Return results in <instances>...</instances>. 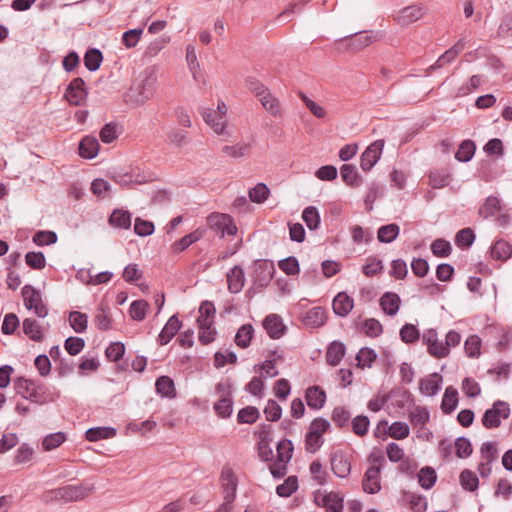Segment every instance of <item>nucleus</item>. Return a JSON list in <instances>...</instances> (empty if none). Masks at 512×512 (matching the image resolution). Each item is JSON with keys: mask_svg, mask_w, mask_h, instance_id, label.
Here are the masks:
<instances>
[{"mask_svg": "<svg viewBox=\"0 0 512 512\" xmlns=\"http://www.w3.org/2000/svg\"><path fill=\"white\" fill-rule=\"evenodd\" d=\"M16 394L22 396L31 403L45 405L55 400V393L50 391L46 384L39 381L18 376L14 380Z\"/></svg>", "mask_w": 512, "mask_h": 512, "instance_id": "obj_1", "label": "nucleus"}, {"mask_svg": "<svg viewBox=\"0 0 512 512\" xmlns=\"http://www.w3.org/2000/svg\"><path fill=\"white\" fill-rule=\"evenodd\" d=\"M90 493L91 488L86 487L84 484H69L53 490H47L42 498L46 502L62 501L63 503H68L84 499Z\"/></svg>", "mask_w": 512, "mask_h": 512, "instance_id": "obj_2", "label": "nucleus"}, {"mask_svg": "<svg viewBox=\"0 0 512 512\" xmlns=\"http://www.w3.org/2000/svg\"><path fill=\"white\" fill-rule=\"evenodd\" d=\"M113 180L123 188L136 189L138 185L150 182L153 178L151 173L144 172L136 167L123 172H114Z\"/></svg>", "mask_w": 512, "mask_h": 512, "instance_id": "obj_3", "label": "nucleus"}, {"mask_svg": "<svg viewBox=\"0 0 512 512\" xmlns=\"http://www.w3.org/2000/svg\"><path fill=\"white\" fill-rule=\"evenodd\" d=\"M207 224L210 229L221 237L234 236L238 231L232 216L225 213L212 212L207 217Z\"/></svg>", "mask_w": 512, "mask_h": 512, "instance_id": "obj_4", "label": "nucleus"}, {"mask_svg": "<svg viewBox=\"0 0 512 512\" xmlns=\"http://www.w3.org/2000/svg\"><path fill=\"white\" fill-rule=\"evenodd\" d=\"M510 416V406L507 402L496 400L492 407L485 410L482 416V425L486 429H494L501 425L502 419Z\"/></svg>", "mask_w": 512, "mask_h": 512, "instance_id": "obj_5", "label": "nucleus"}, {"mask_svg": "<svg viewBox=\"0 0 512 512\" xmlns=\"http://www.w3.org/2000/svg\"><path fill=\"white\" fill-rule=\"evenodd\" d=\"M22 296L27 310L33 311L37 317H47L48 310L46 305L42 303L41 294L38 289L30 284H26L22 288Z\"/></svg>", "mask_w": 512, "mask_h": 512, "instance_id": "obj_6", "label": "nucleus"}, {"mask_svg": "<svg viewBox=\"0 0 512 512\" xmlns=\"http://www.w3.org/2000/svg\"><path fill=\"white\" fill-rule=\"evenodd\" d=\"M353 455L345 450H334L330 455L331 470L334 475L340 478H346L351 471V461Z\"/></svg>", "mask_w": 512, "mask_h": 512, "instance_id": "obj_7", "label": "nucleus"}, {"mask_svg": "<svg viewBox=\"0 0 512 512\" xmlns=\"http://www.w3.org/2000/svg\"><path fill=\"white\" fill-rule=\"evenodd\" d=\"M88 96L85 81L81 77L74 78L68 84L64 98L70 105L81 106L85 103Z\"/></svg>", "mask_w": 512, "mask_h": 512, "instance_id": "obj_8", "label": "nucleus"}, {"mask_svg": "<svg viewBox=\"0 0 512 512\" xmlns=\"http://www.w3.org/2000/svg\"><path fill=\"white\" fill-rule=\"evenodd\" d=\"M275 273V266L267 259H257L253 264L254 285L260 288L267 287Z\"/></svg>", "mask_w": 512, "mask_h": 512, "instance_id": "obj_9", "label": "nucleus"}, {"mask_svg": "<svg viewBox=\"0 0 512 512\" xmlns=\"http://www.w3.org/2000/svg\"><path fill=\"white\" fill-rule=\"evenodd\" d=\"M384 148V140L372 142L360 156V167L364 172H369L381 158Z\"/></svg>", "mask_w": 512, "mask_h": 512, "instance_id": "obj_10", "label": "nucleus"}, {"mask_svg": "<svg viewBox=\"0 0 512 512\" xmlns=\"http://www.w3.org/2000/svg\"><path fill=\"white\" fill-rule=\"evenodd\" d=\"M423 343L428 346V352L430 355L436 358L447 357L449 354V350L447 349V345H444L442 342L438 340V333L435 329H430L424 332Z\"/></svg>", "mask_w": 512, "mask_h": 512, "instance_id": "obj_11", "label": "nucleus"}, {"mask_svg": "<svg viewBox=\"0 0 512 512\" xmlns=\"http://www.w3.org/2000/svg\"><path fill=\"white\" fill-rule=\"evenodd\" d=\"M156 74L155 69L153 67H149L145 69V78L142 80L141 84L137 87L138 90V101L145 102L150 99L155 92V84H156Z\"/></svg>", "mask_w": 512, "mask_h": 512, "instance_id": "obj_12", "label": "nucleus"}, {"mask_svg": "<svg viewBox=\"0 0 512 512\" xmlns=\"http://www.w3.org/2000/svg\"><path fill=\"white\" fill-rule=\"evenodd\" d=\"M380 470V466L374 464L365 471L362 480V488L365 493L376 494L380 491Z\"/></svg>", "mask_w": 512, "mask_h": 512, "instance_id": "obj_13", "label": "nucleus"}, {"mask_svg": "<svg viewBox=\"0 0 512 512\" xmlns=\"http://www.w3.org/2000/svg\"><path fill=\"white\" fill-rule=\"evenodd\" d=\"M263 328L272 339H279L285 335L287 327L283 319L277 314H269L264 317Z\"/></svg>", "mask_w": 512, "mask_h": 512, "instance_id": "obj_14", "label": "nucleus"}, {"mask_svg": "<svg viewBox=\"0 0 512 512\" xmlns=\"http://www.w3.org/2000/svg\"><path fill=\"white\" fill-rule=\"evenodd\" d=\"M304 398H306V403L311 410L318 411L325 405L326 392L322 387L312 385L304 393Z\"/></svg>", "mask_w": 512, "mask_h": 512, "instance_id": "obj_15", "label": "nucleus"}, {"mask_svg": "<svg viewBox=\"0 0 512 512\" xmlns=\"http://www.w3.org/2000/svg\"><path fill=\"white\" fill-rule=\"evenodd\" d=\"M354 300L346 292H339L334 296L332 301V309L338 317H347L350 311L353 310Z\"/></svg>", "mask_w": 512, "mask_h": 512, "instance_id": "obj_16", "label": "nucleus"}, {"mask_svg": "<svg viewBox=\"0 0 512 512\" xmlns=\"http://www.w3.org/2000/svg\"><path fill=\"white\" fill-rule=\"evenodd\" d=\"M181 328V322L177 315L170 316L168 322L164 325L160 334L157 336V344L168 345L171 339L176 336Z\"/></svg>", "mask_w": 512, "mask_h": 512, "instance_id": "obj_17", "label": "nucleus"}, {"mask_svg": "<svg viewBox=\"0 0 512 512\" xmlns=\"http://www.w3.org/2000/svg\"><path fill=\"white\" fill-rule=\"evenodd\" d=\"M441 384L442 376L434 372L420 380V391L425 396H434L440 391Z\"/></svg>", "mask_w": 512, "mask_h": 512, "instance_id": "obj_18", "label": "nucleus"}, {"mask_svg": "<svg viewBox=\"0 0 512 512\" xmlns=\"http://www.w3.org/2000/svg\"><path fill=\"white\" fill-rule=\"evenodd\" d=\"M100 144L96 137L87 135L79 142L78 153L82 158L93 159L99 152Z\"/></svg>", "mask_w": 512, "mask_h": 512, "instance_id": "obj_19", "label": "nucleus"}, {"mask_svg": "<svg viewBox=\"0 0 512 512\" xmlns=\"http://www.w3.org/2000/svg\"><path fill=\"white\" fill-rule=\"evenodd\" d=\"M424 7L420 5H410L401 9L397 14V21L401 25H409L419 20L424 15Z\"/></svg>", "mask_w": 512, "mask_h": 512, "instance_id": "obj_20", "label": "nucleus"}, {"mask_svg": "<svg viewBox=\"0 0 512 512\" xmlns=\"http://www.w3.org/2000/svg\"><path fill=\"white\" fill-rule=\"evenodd\" d=\"M340 176L342 181L352 188H358L363 183L362 176L358 173L356 166L353 164H343L340 167Z\"/></svg>", "mask_w": 512, "mask_h": 512, "instance_id": "obj_21", "label": "nucleus"}, {"mask_svg": "<svg viewBox=\"0 0 512 512\" xmlns=\"http://www.w3.org/2000/svg\"><path fill=\"white\" fill-rule=\"evenodd\" d=\"M428 178L429 185L432 187V189L445 188L453 180L452 174L447 168H440L430 171Z\"/></svg>", "mask_w": 512, "mask_h": 512, "instance_id": "obj_22", "label": "nucleus"}, {"mask_svg": "<svg viewBox=\"0 0 512 512\" xmlns=\"http://www.w3.org/2000/svg\"><path fill=\"white\" fill-rule=\"evenodd\" d=\"M226 281H228L230 293L237 294L245 285V273L239 265H236L226 274Z\"/></svg>", "mask_w": 512, "mask_h": 512, "instance_id": "obj_23", "label": "nucleus"}, {"mask_svg": "<svg viewBox=\"0 0 512 512\" xmlns=\"http://www.w3.org/2000/svg\"><path fill=\"white\" fill-rule=\"evenodd\" d=\"M400 296L394 292L387 291L379 299L380 308L388 316H394L400 309Z\"/></svg>", "mask_w": 512, "mask_h": 512, "instance_id": "obj_24", "label": "nucleus"}, {"mask_svg": "<svg viewBox=\"0 0 512 512\" xmlns=\"http://www.w3.org/2000/svg\"><path fill=\"white\" fill-rule=\"evenodd\" d=\"M346 355V346L338 340L332 341L328 349H326V363L331 366H337L340 364L343 357Z\"/></svg>", "mask_w": 512, "mask_h": 512, "instance_id": "obj_25", "label": "nucleus"}, {"mask_svg": "<svg viewBox=\"0 0 512 512\" xmlns=\"http://www.w3.org/2000/svg\"><path fill=\"white\" fill-rule=\"evenodd\" d=\"M303 325L310 328H319L325 325L326 311L323 307H314L306 312L302 319Z\"/></svg>", "mask_w": 512, "mask_h": 512, "instance_id": "obj_26", "label": "nucleus"}, {"mask_svg": "<svg viewBox=\"0 0 512 512\" xmlns=\"http://www.w3.org/2000/svg\"><path fill=\"white\" fill-rule=\"evenodd\" d=\"M348 45L351 47V53H356L369 46L373 39L370 31L355 32L347 35Z\"/></svg>", "mask_w": 512, "mask_h": 512, "instance_id": "obj_27", "label": "nucleus"}, {"mask_svg": "<svg viewBox=\"0 0 512 512\" xmlns=\"http://www.w3.org/2000/svg\"><path fill=\"white\" fill-rule=\"evenodd\" d=\"M155 391L160 396L169 399L177 396L176 388L170 376H158L155 381Z\"/></svg>", "mask_w": 512, "mask_h": 512, "instance_id": "obj_28", "label": "nucleus"}, {"mask_svg": "<svg viewBox=\"0 0 512 512\" xmlns=\"http://www.w3.org/2000/svg\"><path fill=\"white\" fill-rule=\"evenodd\" d=\"M458 404V392L453 386H448L442 396L441 400V411L442 413L449 415L455 411Z\"/></svg>", "mask_w": 512, "mask_h": 512, "instance_id": "obj_29", "label": "nucleus"}, {"mask_svg": "<svg viewBox=\"0 0 512 512\" xmlns=\"http://www.w3.org/2000/svg\"><path fill=\"white\" fill-rule=\"evenodd\" d=\"M116 429L108 426L92 427L85 432L87 441L96 442L102 439H109L116 436Z\"/></svg>", "mask_w": 512, "mask_h": 512, "instance_id": "obj_30", "label": "nucleus"}, {"mask_svg": "<svg viewBox=\"0 0 512 512\" xmlns=\"http://www.w3.org/2000/svg\"><path fill=\"white\" fill-rule=\"evenodd\" d=\"M504 207L499 198L491 195L486 198L485 203L479 208V215L487 218L493 217L494 215L501 213Z\"/></svg>", "mask_w": 512, "mask_h": 512, "instance_id": "obj_31", "label": "nucleus"}, {"mask_svg": "<svg viewBox=\"0 0 512 512\" xmlns=\"http://www.w3.org/2000/svg\"><path fill=\"white\" fill-rule=\"evenodd\" d=\"M23 332L34 342H42L45 338L43 330L36 319L25 318L23 321Z\"/></svg>", "mask_w": 512, "mask_h": 512, "instance_id": "obj_32", "label": "nucleus"}, {"mask_svg": "<svg viewBox=\"0 0 512 512\" xmlns=\"http://www.w3.org/2000/svg\"><path fill=\"white\" fill-rule=\"evenodd\" d=\"M203 237V232L200 230H195L184 237H182L180 240L172 243L171 249L173 253H180L185 251L187 248H189L191 245L199 241Z\"/></svg>", "mask_w": 512, "mask_h": 512, "instance_id": "obj_33", "label": "nucleus"}, {"mask_svg": "<svg viewBox=\"0 0 512 512\" xmlns=\"http://www.w3.org/2000/svg\"><path fill=\"white\" fill-rule=\"evenodd\" d=\"M400 234V227L396 223L385 224L380 226L377 231V238L380 243L390 244Z\"/></svg>", "mask_w": 512, "mask_h": 512, "instance_id": "obj_34", "label": "nucleus"}, {"mask_svg": "<svg viewBox=\"0 0 512 512\" xmlns=\"http://www.w3.org/2000/svg\"><path fill=\"white\" fill-rule=\"evenodd\" d=\"M84 65L90 72L97 71L103 61V54L98 48H88L84 54Z\"/></svg>", "mask_w": 512, "mask_h": 512, "instance_id": "obj_35", "label": "nucleus"}, {"mask_svg": "<svg viewBox=\"0 0 512 512\" xmlns=\"http://www.w3.org/2000/svg\"><path fill=\"white\" fill-rule=\"evenodd\" d=\"M200 315L196 318L198 325H213L215 320L216 309L215 306L208 300L203 301L199 308Z\"/></svg>", "mask_w": 512, "mask_h": 512, "instance_id": "obj_36", "label": "nucleus"}, {"mask_svg": "<svg viewBox=\"0 0 512 512\" xmlns=\"http://www.w3.org/2000/svg\"><path fill=\"white\" fill-rule=\"evenodd\" d=\"M476 240L475 231L471 228H463L457 231L454 243L461 250H468Z\"/></svg>", "mask_w": 512, "mask_h": 512, "instance_id": "obj_37", "label": "nucleus"}, {"mask_svg": "<svg viewBox=\"0 0 512 512\" xmlns=\"http://www.w3.org/2000/svg\"><path fill=\"white\" fill-rule=\"evenodd\" d=\"M254 337V328L251 324L241 325L234 336V343L241 349H246Z\"/></svg>", "mask_w": 512, "mask_h": 512, "instance_id": "obj_38", "label": "nucleus"}, {"mask_svg": "<svg viewBox=\"0 0 512 512\" xmlns=\"http://www.w3.org/2000/svg\"><path fill=\"white\" fill-rule=\"evenodd\" d=\"M475 151L476 144L474 141L470 139L463 140L455 153V159L463 163L469 162L473 158Z\"/></svg>", "mask_w": 512, "mask_h": 512, "instance_id": "obj_39", "label": "nucleus"}, {"mask_svg": "<svg viewBox=\"0 0 512 512\" xmlns=\"http://www.w3.org/2000/svg\"><path fill=\"white\" fill-rule=\"evenodd\" d=\"M491 257L494 260L506 261L512 253V246L505 240H498L491 247Z\"/></svg>", "mask_w": 512, "mask_h": 512, "instance_id": "obj_40", "label": "nucleus"}, {"mask_svg": "<svg viewBox=\"0 0 512 512\" xmlns=\"http://www.w3.org/2000/svg\"><path fill=\"white\" fill-rule=\"evenodd\" d=\"M109 224L119 229L129 230L131 227V214L124 210H114L109 216Z\"/></svg>", "mask_w": 512, "mask_h": 512, "instance_id": "obj_41", "label": "nucleus"}, {"mask_svg": "<svg viewBox=\"0 0 512 512\" xmlns=\"http://www.w3.org/2000/svg\"><path fill=\"white\" fill-rule=\"evenodd\" d=\"M94 323L100 331H108L111 328V317L109 315V307L101 303L94 316Z\"/></svg>", "mask_w": 512, "mask_h": 512, "instance_id": "obj_42", "label": "nucleus"}, {"mask_svg": "<svg viewBox=\"0 0 512 512\" xmlns=\"http://www.w3.org/2000/svg\"><path fill=\"white\" fill-rule=\"evenodd\" d=\"M418 483L425 490H430L432 486L437 482V473L430 466L423 467L417 474Z\"/></svg>", "mask_w": 512, "mask_h": 512, "instance_id": "obj_43", "label": "nucleus"}, {"mask_svg": "<svg viewBox=\"0 0 512 512\" xmlns=\"http://www.w3.org/2000/svg\"><path fill=\"white\" fill-rule=\"evenodd\" d=\"M317 505H320L317 503ZM324 507H326V511L328 512H341L343 509V499L342 497L338 496L337 493L330 492L325 493L322 498V504Z\"/></svg>", "mask_w": 512, "mask_h": 512, "instance_id": "obj_44", "label": "nucleus"}, {"mask_svg": "<svg viewBox=\"0 0 512 512\" xmlns=\"http://www.w3.org/2000/svg\"><path fill=\"white\" fill-rule=\"evenodd\" d=\"M302 220L310 231H316L320 224V216L315 206H308L302 211Z\"/></svg>", "mask_w": 512, "mask_h": 512, "instance_id": "obj_45", "label": "nucleus"}, {"mask_svg": "<svg viewBox=\"0 0 512 512\" xmlns=\"http://www.w3.org/2000/svg\"><path fill=\"white\" fill-rule=\"evenodd\" d=\"M350 417L351 415L349 410L344 406H338L332 410V423L339 429H344L348 427Z\"/></svg>", "mask_w": 512, "mask_h": 512, "instance_id": "obj_46", "label": "nucleus"}, {"mask_svg": "<svg viewBox=\"0 0 512 512\" xmlns=\"http://www.w3.org/2000/svg\"><path fill=\"white\" fill-rule=\"evenodd\" d=\"M460 485L463 490L466 491H475L479 486V479L476 473L470 469L462 470L460 474Z\"/></svg>", "mask_w": 512, "mask_h": 512, "instance_id": "obj_47", "label": "nucleus"}, {"mask_svg": "<svg viewBox=\"0 0 512 512\" xmlns=\"http://www.w3.org/2000/svg\"><path fill=\"white\" fill-rule=\"evenodd\" d=\"M214 411L217 416L230 418L233 411V400L231 396H222L214 404Z\"/></svg>", "mask_w": 512, "mask_h": 512, "instance_id": "obj_48", "label": "nucleus"}, {"mask_svg": "<svg viewBox=\"0 0 512 512\" xmlns=\"http://www.w3.org/2000/svg\"><path fill=\"white\" fill-rule=\"evenodd\" d=\"M66 440V435L62 431H57L49 434L42 439V449L46 451H53L60 447Z\"/></svg>", "mask_w": 512, "mask_h": 512, "instance_id": "obj_49", "label": "nucleus"}, {"mask_svg": "<svg viewBox=\"0 0 512 512\" xmlns=\"http://www.w3.org/2000/svg\"><path fill=\"white\" fill-rule=\"evenodd\" d=\"M258 100L272 116L277 117L281 115L280 102L275 96L271 94L270 90Z\"/></svg>", "mask_w": 512, "mask_h": 512, "instance_id": "obj_50", "label": "nucleus"}, {"mask_svg": "<svg viewBox=\"0 0 512 512\" xmlns=\"http://www.w3.org/2000/svg\"><path fill=\"white\" fill-rule=\"evenodd\" d=\"M25 263L33 270H42L46 266V257L41 251H30L25 255Z\"/></svg>", "mask_w": 512, "mask_h": 512, "instance_id": "obj_51", "label": "nucleus"}, {"mask_svg": "<svg viewBox=\"0 0 512 512\" xmlns=\"http://www.w3.org/2000/svg\"><path fill=\"white\" fill-rule=\"evenodd\" d=\"M350 425H352V431L357 437H364L368 434L370 420L367 416L358 415L350 421Z\"/></svg>", "mask_w": 512, "mask_h": 512, "instance_id": "obj_52", "label": "nucleus"}, {"mask_svg": "<svg viewBox=\"0 0 512 512\" xmlns=\"http://www.w3.org/2000/svg\"><path fill=\"white\" fill-rule=\"evenodd\" d=\"M259 417V411L254 406H246L239 410L237 415L238 424H254Z\"/></svg>", "mask_w": 512, "mask_h": 512, "instance_id": "obj_53", "label": "nucleus"}, {"mask_svg": "<svg viewBox=\"0 0 512 512\" xmlns=\"http://www.w3.org/2000/svg\"><path fill=\"white\" fill-rule=\"evenodd\" d=\"M482 76L481 75H472L469 80L462 84L456 92V97H464L477 90L481 85Z\"/></svg>", "mask_w": 512, "mask_h": 512, "instance_id": "obj_54", "label": "nucleus"}, {"mask_svg": "<svg viewBox=\"0 0 512 512\" xmlns=\"http://www.w3.org/2000/svg\"><path fill=\"white\" fill-rule=\"evenodd\" d=\"M69 322L72 330L77 333H83L87 329V316L79 311H71Z\"/></svg>", "mask_w": 512, "mask_h": 512, "instance_id": "obj_55", "label": "nucleus"}, {"mask_svg": "<svg viewBox=\"0 0 512 512\" xmlns=\"http://www.w3.org/2000/svg\"><path fill=\"white\" fill-rule=\"evenodd\" d=\"M34 244L46 246L57 242V234L52 230H38L32 237Z\"/></svg>", "mask_w": 512, "mask_h": 512, "instance_id": "obj_56", "label": "nucleus"}, {"mask_svg": "<svg viewBox=\"0 0 512 512\" xmlns=\"http://www.w3.org/2000/svg\"><path fill=\"white\" fill-rule=\"evenodd\" d=\"M376 358L377 354L374 349L364 347L356 355L357 366L361 368L371 367Z\"/></svg>", "mask_w": 512, "mask_h": 512, "instance_id": "obj_57", "label": "nucleus"}, {"mask_svg": "<svg viewBox=\"0 0 512 512\" xmlns=\"http://www.w3.org/2000/svg\"><path fill=\"white\" fill-rule=\"evenodd\" d=\"M298 487L299 484H297V477L290 476L285 479L283 484L276 487V493L280 497H291Z\"/></svg>", "mask_w": 512, "mask_h": 512, "instance_id": "obj_58", "label": "nucleus"}, {"mask_svg": "<svg viewBox=\"0 0 512 512\" xmlns=\"http://www.w3.org/2000/svg\"><path fill=\"white\" fill-rule=\"evenodd\" d=\"M403 497L409 501L411 510L415 512H425L427 508L426 499L422 495H416L412 492L406 491Z\"/></svg>", "mask_w": 512, "mask_h": 512, "instance_id": "obj_59", "label": "nucleus"}, {"mask_svg": "<svg viewBox=\"0 0 512 512\" xmlns=\"http://www.w3.org/2000/svg\"><path fill=\"white\" fill-rule=\"evenodd\" d=\"M387 434L396 440L406 438L409 436V425L396 421L388 426Z\"/></svg>", "mask_w": 512, "mask_h": 512, "instance_id": "obj_60", "label": "nucleus"}, {"mask_svg": "<svg viewBox=\"0 0 512 512\" xmlns=\"http://www.w3.org/2000/svg\"><path fill=\"white\" fill-rule=\"evenodd\" d=\"M148 303L145 300H136L130 304L129 313L133 320L142 321L146 317Z\"/></svg>", "mask_w": 512, "mask_h": 512, "instance_id": "obj_61", "label": "nucleus"}, {"mask_svg": "<svg viewBox=\"0 0 512 512\" xmlns=\"http://www.w3.org/2000/svg\"><path fill=\"white\" fill-rule=\"evenodd\" d=\"M400 338L403 343L414 344L419 339V330L414 324H406L400 329Z\"/></svg>", "mask_w": 512, "mask_h": 512, "instance_id": "obj_62", "label": "nucleus"}, {"mask_svg": "<svg viewBox=\"0 0 512 512\" xmlns=\"http://www.w3.org/2000/svg\"><path fill=\"white\" fill-rule=\"evenodd\" d=\"M431 251L436 257H447L451 253V245L447 240L438 238L431 243Z\"/></svg>", "mask_w": 512, "mask_h": 512, "instance_id": "obj_63", "label": "nucleus"}, {"mask_svg": "<svg viewBox=\"0 0 512 512\" xmlns=\"http://www.w3.org/2000/svg\"><path fill=\"white\" fill-rule=\"evenodd\" d=\"M480 346L481 340L479 336L471 335L467 338L466 343H464V351H466L467 356L476 358L480 355Z\"/></svg>", "mask_w": 512, "mask_h": 512, "instance_id": "obj_64", "label": "nucleus"}]
</instances>
